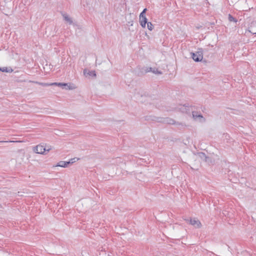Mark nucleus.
<instances>
[{"instance_id":"nucleus-15","label":"nucleus","mask_w":256,"mask_h":256,"mask_svg":"<svg viewBox=\"0 0 256 256\" xmlns=\"http://www.w3.org/2000/svg\"><path fill=\"white\" fill-rule=\"evenodd\" d=\"M228 19L230 22H237V20L236 18L233 17L231 14H229L228 16Z\"/></svg>"},{"instance_id":"nucleus-5","label":"nucleus","mask_w":256,"mask_h":256,"mask_svg":"<svg viewBox=\"0 0 256 256\" xmlns=\"http://www.w3.org/2000/svg\"><path fill=\"white\" fill-rule=\"evenodd\" d=\"M248 30L252 34H256V20L252 21L251 22Z\"/></svg>"},{"instance_id":"nucleus-19","label":"nucleus","mask_w":256,"mask_h":256,"mask_svg":"<svg viewBox=\"0 0 256 256\" xmlns=\"http://www.w3.org/2000/svg\"><path fill=\"white\" fill-rule=\"evenodd\" d=\"M152 72L154 74H162V72L158 70V68H154V70H152Z\"/></svg>"},{"instance_id":"nucleus-10","label":"nucleus","mask_w":256,"mask_h":256,"mask_svg":"<svg viewBox=\"0 0 256 256\" xmlns=\"http://www.w3.org/2000/svg\"><path fill=\"white\" fill-rule=\"evenodd\" d=\"M192 116L194 119H196V118H204L200 114H198V113L196 112L192 111Z\"/></svg>"},{"instance_id":"nucleus-9","label":"nucleus","mask_w":256,"mask_h":256,"mask_svg":"<svg viewBox=\"0 0 256 256\" xmlns=\"http://www.w3.org/2000/svg\"><path fill=\"white\" fill-rule=\"evenodd\" d=\"M70 164V162H64V161H60L57 164V166H60L62 168H66Z\"/></svg>"},{"instance_id":"nucleus-6","label":"nucleus","mask_w":256,"mask_h":256,"mask_svg":"<svg viewBox=\"0 0 256 256\" xmlns=\"http://www.w3.org/2000/svg\"><path fill=\"white\" fill-rule=\"evenodd\" d=\"M190 224L194 226L196 228H200L202 226L200 222L196 218L190 219Z\"/></svg>"},{"instance_id":"nucleus-12","label":"nucleus","mask_w":256,"mask_h":256,"mask_svg":"<svg viewBox=\"0 0 256 256\" xmlns=\"http://www.w3.org/2000/svg\"><path fill=\"white\" fill-rule=\"evenodd\" d=\"M199 156L201 158L204 159L205 162H208V159H210V158L206 156V154L204 152L200 153Z\"/></svg>"},{"instance_id":"nucleus-20","label":"nucleus","mask_w":256,"mask_h":256,"mask_svg":"<svg viewBox=\"0 0 256 256\" xmlns=\"http://www.w3.org/2000/svg\"><path fill=\"white\" fill-rule=\"evenodd\" d=\"M35 82L39 84L40 85L44 86H50V84H48V83H42V82Z\"/></svg>"},{"instance_id":"nucleus-22","label":"nucleus","mask_w":256,"mask_h":256,"mask_svg":"<svg viewBox=\"0 0 256 256\" xmlns=\"http://www.w3.org/2000/svg\"><path fill=\"white\" fill-rule=\"evenodd\" d=\"M88 74L90 76H96V74L94 71L90 72L89 73H88Z\"/></svg>"},{"instance_id":"nucleus-16","label":"nucleus","mask_w":256,"mask_h":256,"mask_svg":"<svg viewBox=\"0 0 256 256\" xmlns=\"http://www.w3.org/2000/svg\"><path fill=\"white\" fill-rule=\"evenodd\" d=\"M178 126V128L180 129L184 128L186 126L185 124H184L182 123H180L178 122H176V124H175Z\"/></svg>"},{"instance_id":"nucleus-26","label":"nucleus","mask_w":256,"mask_h":256,"mask_svg":"<svg viewBox=\"0 0 256 256\" xmlns=\"http://www.w3.org/2000/svg\"><path fill=\"white\" fill-rule=\"evenodd\" d=\"M208 164H212V160L210 158V159H208V162H206Z\"/></svg>"},{"instance_id":"nucleus-1","label":"nucleus","mask_w":256,"mask_h":256,"mask_svg":"<svg viewBox=\"0 0 256 256\" xmlns=\"http://www.w3.org/2000/svg\"><path fill=\"white\" fill-rule=\"evenodd\" d=\"M146 120H155L158 122L168 124H176V122L174 120L168 118H160L152 116H147L146 117Z\"/></svg>"},{"instance_id":"nucleus-4","label":"nucleus","mask_w":256,"mask_h":256,"mask_svg":"<svg viewBox=\"0 0 256 256\" xmlns=\"http://www.w3.org/2000/svg\"><path fill=\"white\" fill-rule=\"evenodd\" d=\"M50 150V148H48V150H46V148L42 145H38L34 148V151L37 153L40 154H44L45 151L48 152Z\"/></svg>"},{"instance_id":"nucleus-18","label":"nucleus","mask_w":256,"mask_h":256,"mask_svg":"<svg viewBox=\"0 0 256 256\" xmlns=\"http://www.w3.org/2000/svg\"><path fill=\"white\" fill-rule=\"evenodd\" d=\"M147 27L150 30H152L154 28V26L151 22H148L147 23Z\"/></svg>"},{"instance_id":"nucleus-13","label":"nucleus","mask_w":256,"mask_h":256,"mask_svg":"<svg viewBox=\"0 0 256 256\" xmlns=\"http://www.w3.org/2000/svg\"><path fill=\"white\" fill-rule=\"evenodd\" d=\"M50 84V86H66L68 85V84L62 83V82H53V83Z\"/></svg>"},{"instance_id":"nucleus-2","label":"nucleus","mask_w":256,"mask_h":256,"mask_svg":"<svg viewBox=\"0 0 256 256\" xmlns=\"http://www.w3.org/2000/svg\"><path fill=\"white\" fill-rule=\"evenodd\" d=\"M191 56L196 62H201L203 58V50L202 48H198V51L196 52H191Z\"/></svg>"},{"instance_id":"nucleus-11","label":"nucleus","mask_w":256,"mask_h":256,"mask_svg":"<svg viewBox=\"0 0 256 256\" xmlns=\"http://www.w3.org/2000/svg\"><path fill=\"white\" fill-rule=\"evenodd\" d=\"M62 16L64 20L68 22L70 24H72V20L66 14H63Z\"/></svg>"},{"instance_id":"nucleus-17","label":"nucleus","mask_w":256,"mask_h":256,"mask_svg":"<svg viewBox=\"0 0 256 256\" xmlns=\"http://www.w3.org/2000/svg\"><path fill=\"white\" fill-rule=\"evenodd\" d=\"M146 10H147V9L146 8L144 9L142 12L140 14V18L146 17Z\"/></svg>"},{"instance_id":"nucleus-27","label":"nucleus","mask_w":256,"mask_h":256,"mask_svg":"<svg viewBox=\"0 0 256 256\" xmlns=\"http://www.w3.org/2000/svg\"><path fill=\"white\" fill-rule=\"evenodd\" d=\"M226 211H225V212H224V213H223V214H224L225 216H226V215H227L228 216H230L229 214H226Z\"/></svg>"},{"instance_id":"nucleus-8","label":"nucleus","mask_w":256,"mask_h":256,"mask_svg":"<svg viewBox=\"0 0 256 256\" xmlns=\"http://www.w3.org/2000/svg\"><path fill=\"white\" fill-rule=\"evenodd\" d=\"M148 22L146 17L140 18V23L142 28H145L146 24Z\"/></svg>"},{"instance_id":"nucleus-28","label":"nucleus","mask_w":256,"mask_h":256,"mask_svg":"<svg viewBox=\"0 0 256 256\" xmlns=\"http://www.w3.org/2000/svg\"><path fill=\"white\" fill-rule=\"evenodd\" d=\"M85 72H86V70H84V74H86Z\"/></svg>"},{"instance_id":"nucleus-25","label":"nucleus","mask_w":256,"mask_h":256,"mask_svg":"<svg viewBox=\"0 0 256 256\" xmlns=\"http://www.w3.org/2000/svg\"><path fill=\"white\" fill-rule=\"evenodd\" d=\"M17 141L10 140V141H0V142H15Z\"/></svg>"},{"instance_id":"nucleus-14","label":"nucleus","mask_w":256,"mask_h":256,"mask_svg":"<svg viewBox=\"0 0 256 256\" xmlns=\"http://www.w3.org/2000/svg\"><path fill=\"white\" fill-rule=\"evenodd\" d=\"M0 71L2 72H12L13 70L11 68H8L7 67H3L1 68Z\"/></svg>"},{"instance_id":"nucleus-23","label":"nucleus","mask_w":256,"mask_h":256,"mask_svg":"<svg viewBox=\"0 0 256 256\" xmlns=\"http://www.w3.org/2000/svg\"><path fill=\"white\" fill-rule=\"evenodd\" d=\"M100 256H106V253L104 252V251H102V250L100 254Z\"/></svg>"},{"instance_id":"nucleus-7","label":"nucleus","mask_w":256,"mask_h":256,"mask_svg":"<svg viewBox=\"0 0 256 256\" xmlns=\"http://www.w3.org/2000/svg\"><path fill=\"white\" fill-rule=\"evenodd\" d=\"M154 70V68H142V71L140 72H138V76H141L142 75H144V74H145L148 72H152V70Z\"/></svg>"},{"instance_id":"nucleus-21","label":"nucleus","mask_w":256,"mask_h":256,"mask_svg":"<svg viewBox=\"0 0 256 256\" xmlns=\"http://www.w3.org/2000/svg\"><path fill=\"white\" fill-rule=\"evenodd\" d=\"M68 86V88H66V90H73L76 88L74 84L70 85V86Z\"/></svg>"},{"instance_id":"nucleus-24","label":"nucleus","mask_w":256,"mask_h":256,"mask_svg":"<svg viewBox=\"0 0 256 256\" xmlns=\"http://www.w3.org/2000/svg\"><path fill=\"white\" fill-rule=\"evenodd\" d=\"M76 158H72L70 160L68 161V162H70V164H72V163L76 162Z\"/></svg>"},{"instance_id":"nucleus-3","label":"nucleus","mask_w":256,"mask_h":256,"mask_svg":"<svg viewBox=\"0 0 256 256\" xmlns=\"http://www.w3.org/2000/svg\"><path fill=\"white\" fill-rule=\"evenodd\" d=\"M176 110L180 111L182 113H190V110L188 104H180L176 108Z\"/></svg>"}]
</instances>
